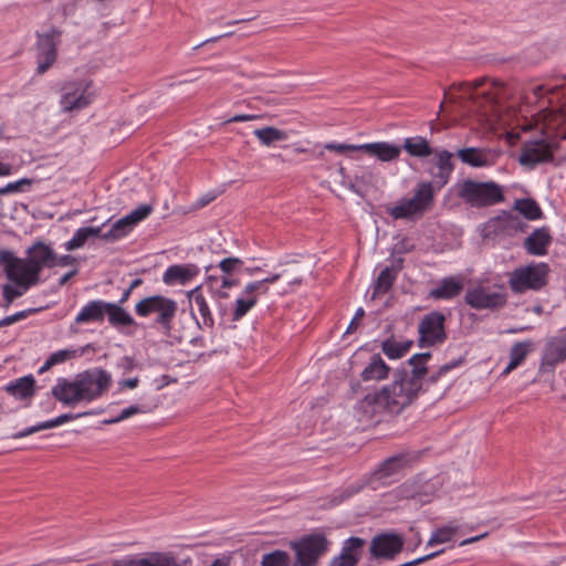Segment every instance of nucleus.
I'll return each mask as SVG.
<instances>
[{"mask_svg": "<svg viewBox=\"0 0 566 566\" xmlns=\"http://www.w3.org/2000/svg\"><path fill=\"white\" fill-rule=\"evenodd\" d=\"M556 148V144L545 139L526 142L522 145L518 161L522 166L534 169L538 164L552 163Z\"/></svg>", "mask_w": 566, "mask_h": 566, "instance_id": "nucleus-13", "label": "nucleus"}, {"mask_svg": "<svg viewBox=\"0 0 566 566\" xmlns=\"http://www.w3.org/2000/svg\"><path fill=\"white\" fill-rule=\"evenodd\" d=\"M75 350L70 349H61L55 353H53L50 357L52 358V361L56 364L64 363L67 359H71L75 356Z\"/></svg>", "mask_w": 566, "mask_h": 566, "instance_id": "nucleus-53", "label": "nucleus"}, {"mask_svg": "<svg viewBox=\"0 0 566 566\" xmlns=\"http://www.w3.org/2000/svg\"><path fill=\"white\" fill-rule=\"evenodd\" d=\"M365 544L364 538L350 536L343 543L340 554L335 556L331 563L336 566H356L361 558Z\"/></svg>", "mask_w": 566, "mask_h": 566, "instance_id": "nucleus-15", "label": "nucleus"}, {"mask_svg": "<svg viewBox=\"0 0 566 566\" xmlns=\"http://www.w3.org/2000/svg\"><path fill=\"white\" fill-rule=\"evenodd\" d=\"M35 56L36 74H44L57 60V46L61 43L62 31L51 27L46 32H36Z\"/></svg>", "mask_w": 566, "mask_h": 566, "instance_id": "nucleus-9", "label": "nucleus"}, {"mask_svg": "<svg viewBox=\"0 0 566 566\" xmlns=\"http://www.w3.org/2000/svg\"><path fill=\"white\" fill-rule=\"evenodd\" d=\"M41 308H28V310H23V311H20V312H17L15 314H12V317H13V321L14 323L21 321V319H24L27 318L29 315L31 314H35L38 312H40Z\"/></svg>", "mask_w": 566, "mask_h": 566, "instance_id": "nucleus-60", "label": "nucleus"}, {"mask_svg": "<svg viewBox=\"0 0 566 566\" xmlns=\"http://www.w3.org/2000/svg\"><path fill=\"white\" fill-rule=\"evenodd\" d=\"M200 273V269L192 263L174 264L167 268L163 274L166 285H185Z\"/></svg>", "mask_w": 566, "mask_h": 566, "instance_id": "nucleus-18", "label": "nucleus"}, {"mask_svg": "<svg viewBox=\"0 0 566 566\" xmlns=\"http://www.w3.org/2000/svg\"><path fill=\"white\" fill-rule=\"evenodd\" d=\"M32 184H33V180L29 179V178H22L18 181L9 182L7 186L3 187L4 195L11 193V192H17V191H23L24 186L30 187Z\"/></svg>", "mask_w": 566, "mask_h": 566, "instance_id": "nucleus-50", "label": "nucleus"}, {"mask_svg": "<svg viewBox=\"0 0 566 566\" xmlns=\"http://www.w3.org/2000/svg\"><path fill=\"white\" fill-rule=\"evenodd\" d=\"M397 276L392 274L389 269H382L375 280L373 284V296L371 298H376L377 296L384 295L388 293L394 286Z\"/></svg>", "mask_w": 566, "mask_h": 566, "instance_id": "nucleus-37", "label": "nucleus"}, {"mask_svg": "<svg viewBox=\"0 0 566 566\" xmlns=\"http://www.w3.org/2000/svg\"><path fill=\"white\" fill-rule=\"evenodd\" d=\"M413 458L409 453H398L384 460L379 467L374 471V476L377 480H382L395 475L402 469L410 465Z\"/></svg>", "mask_w": 566, "mask_h": 566, "instance_id": "nucleus-21", "label": "nucleus"}, {"mask_svg": "<svg viewBox=\"0 0 566 566\" xmlns=\"http://www.w3.org/2000/svg\"><path fill=\"white\" fill-rule=\"evenodd\" d=\"M259 292H247V285L244 286L242 296L238 297L234 303L232 311V321H240L247 313L258 303Z\"/></svg>", "mask_w": 566, "mask_h": 566, "instance_id": "nucleus-34", "label": "nucleus"}, {"mask_svg": "<svg viewBox=\"0 0 566 566\" xmlns=\"http://www.w3.org/2000/svg\"><path fill=\"white\" fill-rule=\"evenodd\" d=\"M533 348L532 340H524V342H517L515 343L510 350V363L506 366V368L503 370V374H509L513 369H515L517 366H520L525 358L527 357L528 353Z\"/></svg>", "mask_w": 566, "mask_h": 566, "instance_id": "nucleus-33", "label": "nucleus"}, {"mask_svg": "<svg viewBox=\"0 0 566 566\" xmlns=\"http://www.w3.org/2000/svg\"><path fill=\"white\" fill-rule=\"evenodd\" d=\"M419 347L440 345L448 338L446 331V316L439 311L426 314L418 325Z\"/></svg>", "mask_w": 566, "mask_h": 566, "instance_id": "nucleus-10", "label": "nucleus"}, {"mask_svg": "<svg viewBox=\"0 0 566 566\" xmlns=\"http://www.w3.org/2000/svg\"><path fill=\"white\" fill-rule=\"evenodd\" d=\"M112 376L102 368H92L75 376L74 380L59 378L52 396L63 405L74 407L82 400L92 401L103 396L111 387Z\"/></svg>", "mask_w": 566, "mask_h": 566, "instance_id": "nucleus-2", "label": "nucleus"}, {"mask_svg": "<svg viewBox=\"0 0 566 566\" xmlns=\"http://www.w3.org/2000/svg\"><path fill=\"white\" fill-rule=\"evenodd\" d=\"M430 358H431V353H429V352L419 353V354H415L413 356H411V363L420 360V364H422L423 366H427V363L430 360Z\"/></svg>", "mask_w": 566, "mask_h": 566, "instance_id": "nucleus-62", "label": "nucleus"}, {"mask_svg": "<svg viewBox=\"0 0 566 566\" xmlns=\"http://www.w3.org/2000/svg\"><path fill=\"white\" fill-rule=\"evenodd\" d=\"M254 135L264 146H271L276 142L285 140L289 137L285 130L279 129L273 126L258 128L254 130Z\"/></svg>", "mask_w": 566, "mask_h": 566, "instance_id": "nucleus-38", "label": "nucleus"}, {"mask_svg": "<svg viewBox=\"0 0 566 566\" xmlns=\"http://www.w3.org/2000/svg\"><path fill=\"white\" fill-rule=\"evenodd\" d=\"M438 168L437 172H431L433 181L438 190H441L450 180L451 174L454 170V164L452 163V153L447 149L436 151Z\"/></svg>", "mask_w": 566, "mask_h": 566, "instance_id": "nucleus-24", "label": "nucleus"}, {"mask_svg": "<svg viewBox=\"0 0 566 566\" xmlns=\"http://www.w3.org/2000/svg\"><path fill=\"white\" fill-rule=\"evenodd\" d=\"M0 266H2L8 281L12 283L2 285V296L6 301L4 306L9 307L15 298L22 296L29 289L36 284L31 283V280L9 261H0Z\"/></svg>", "mask_w": 566, "mask_h": 566, "instance_id": "nucleus-12", "label": "nucleus"}, {"mask_svg": "<svg viewBox=\"0 0 566 566\" xmlns=\"http://www.w3.org/2000/svg\"><path fill=\"white\" fill-rule=\"evenodd\" d=\"M77 263L76 258H74L71 254H65L62 256H57L55 254V260L53 261V268L54 266H67V265H74Z\"/></svg>", "mask_w": 566, "mask_h": 566, "instance_id": "nucleus-55", "label": "nucleus"}, {"mask_svg": "<svg viewBox=\"0 0 566 566\" xmlns=\"http://www.w3.org/2000/svg\"><path fill=\"white\" fill-rule=\"evenodd\" d=\"M405 546V537L396 532H382L370 542V557L376 560H394Z\"/></svg>", "mask_w": 566, "mask_h": 566, "instance_id": "nucleus-11", "label": "nucleus"}, {"mask_svg": "<svg viewBox=\"0 0 566 566\" xmlns=\"http://www.w3.org/2000/svg\"><path fill=\"white\" fill-rule=\"evenodd\" d=\"M401 149H405L408 155L417 158H427L434 153L427 138L422 136L406 138Z\"/></svg>", "mask_w": 566, "mask_h": 566, "instance_id": "nucleus-31", "label": "nucleus"}, {"mask_svg": "<svg viewBox=\"0 0 566 566\" xmlns=\"http://www.w3.org/2000/svg\"><path fill=\"white\" fill-rule=\"evenodd\" d=\"M462 290V281L453 276H449L442 279L439 286L429 292V296L434 300H451L458 296Z\"/></svg>", "mask_w": 566, "mask_h": 566, "instance_id": "nucleus-29", "label": "nucleus"}, {"mask_svg": "<svg viewBox=\"0 0 566 566\" xmlns=\"http://www.w3.org/2000/svg\"><path fill=\"white\" fill-rule=\"evenodd\" d=\"M459 531V525L450 522L449 524L437 528L430 539L428 541L429 546H433L436 544L448 543L452 539L453 535Z\"/></svg>", "mask_w": 566, "mask_h": 566, "instance_id": "nucleus-40", "label": "nucleus"}, {"mask_svg": "<svg viewBox=\"0 0 566 566\" xmlns=\"http://www.w3.org/2000/svg\"><path fill=\"white\" fill-rule=\"evenodd\" d=\"M178 312V304L175 300L164 295H150L142 298L135 305L137 316L146 318L155 315L154 325L166 336L171 335L172 321Z\"/></svg>", "mask_w": 566, "mask_h": 566, "instance_id": "nucleus-4", "label": "nucleus"}, {"mask_svg": "<svg viewBox=\"0 0 566 566\" xmlns=\"http://www.w3.org/2000/svg\"><path fill=\"white\" fill-rule=\"evenodd\" d=\"M559 90V86H555L551 90L546 88L545 85H536L532 88L533 94L536 98L544 96V94H555Z\"/></svg>", "mask_w": 566, "mask_h": 566, "instance_id": "nucleus-56", "label": "nucleus"}, {"mask_svg": "<svg viewBox=\"0 0 566 566\" xmlns=\"http://www.w3.org/2000/svg\"><path fill=\"white\" fill-rule=\"evenodd\" d=\"M437 191L439 190L437 189L436 181H420L413 190L412 199L426 213L433 207Z\"/></svg>", "mask_w": 566, "mask_h": 566, "instance_id": "nucleus-28", "label": "nucleus"}, {"mask_svg": "<svg viewBox=\"0 0 566 566\" xmlns=\"http://www.w3.org/2000/svg\"><path fill=\"white\" fill-rule=\"evenodd\" d=\"M463 361H464V358L460 357L459 359H454V360H452L450 363H447V364L440 366V374H447L451 369L462 365Z\"/></svg>", "mask_w": 566, "mask_h": 566, "instance_id": "nucleus-61", "label": "nucleus"}, {"mask_svg": "<svg viewBox=\"0 0 566 566\" xmlns=\"http://www.w3.org/2000/svg\"><path fill=\"white\" fill-rule=\"evenodd\" d=\"M457 157L465 165L474 168L489 167L493 165L490 158L491 150L486 148L465 147L457 151Z\"/></svg>", "mask_w": 566, "mask_h": 566, "instance_id": "nucleus-22", "label": "nucleus"}, {"mask_svg": "<svg viewBox=\"0 0 566 566\" xmlns=\"http://www.w3.org/2000/svg\"><path fill=\"white\" fill-rule=\"evenodd\" d=\"M407 365L411 367L410 370L405 366L395 369L391 384L367 394L359 409L370 415L379 412L399 415L410 406L422 390V379L428 373V367L420 364V360L411 363V357L407 360Z\"/></svg>", "mask_w": 566, "mask_h": 566, "instance_id": "nucleus-1", "label": "nucleus"}, {"mask_svg": "<svg viewBox=\"0 0 566 566\" xmlns=\"http://www.w3.org/2000/svg\"><path fill=\"white\" fill-rule=\"evenodd\" d=\"M403 258H397L391 261L390 266H386V269H389V271L398 276V273L403 269Z\"/></svg>", "mask_w": 566, "mask_h": 566, "instance_id": "nucleus-58", "label": "nucleus"}, {"mask_svg": "<svg viewBox=\"0 0 566 566\" xmlns=\"http://www.w3.org/2000/svg\"><path fill=\"white\" fill-rule=\"evenodd\" d=\"M489 227H492L496 233L513 235L517 232H525L528 228L518 216L510 211L502 210L500 214L489 220Z\"/></svg>", "mask_w": 566, "mask_h": 566, "instance_id": "nucleus-16", "label": "nucleus"}, {"mask_svg": "<svg viewBox=\"0 0 566 566\" xmlns=\"http://www.w3.org/2000/svg\"><path fill=\"white\" fill-rule=\"evenodd\" d=\"M136 367L137 364L134 357L130 356H123L117 363V368L120 370L123 375L130 373Z\"/></svg>", "mask_w": 566, "mask_h": 566, "instance_id": "nucleus-52", "label": "nucleus"}, {"mask_svg": "<svg viewBox=\"0 0 566 566\" xmlns=\"http://www.w3.org/2000/svg\"><path fill=\"white\" fill-rule=\"evenodd\" d=\"M281 276L282 274L276 273L260 281L249 282L247 284V292H259L260 294H266L269 292V287L266 286V284H273L277 282L281 279Z\"/></svg>", "mask_w": 566, "mask_h": 566, "instance_id": "nucleus-42", "label": "nucleus"}, {"mask_svg": "<svg viewBox=\"0 0 566 566\" xmlns=\"http://www.w3.org/2000/svg\"><path fill=\"white\" fill-rule=\"evenodd\" d=\"M458 196L472 208H486L505 200L502 186L494 181L464 180L458 189Z\"/></svg>", "mask_w": 566, "mask_h": 566, "instance_id": "nucleus-5", "label": "nucleus"}, {"mask_svg": "<svg viewBox=\"0 0 566 566\" xmlns=\"http://www.w3.org/2000/svg\"><path fill=\"white\" fill-rule=\"evenodd\" d=\"M365 316V311L363 307H359L354 317L352 318L348 327H347V331H346V334H350V333H354L360 325V319Z\"/></svg>", "mask_w": 566, "mask_h": 566, "instance_id": "nucleus-54", "label": "nucleus"}, {"mask_svg": "<svg viewBox=\"0 0 566 566\" xmlns=\"http://www.w3.org/2000/svg\"><path fill=\"white\" fill-rule=\"evenodd\" d=\"M60 104L64 112L81 111L95 98L93 81L87 78L66 81L61 86Z\"/></svg>", "mask_w": 566, "mask_h": 566, "instance_id": "nucleus-7", "label": "nucleus"}, {"mask_svg": "<svg viewBox=\"0 0 566 566\" xmlns=\"http://www.w3.org/2000/svg\"><path fill=\"white\" fill-rule=\"evenodd\" d=\"M359 151H365L380 161H392L399 158L401 147L387 142H376L359 145Z\"/></svg>", "mask_w": 566, "mask_h": 566, "instance_id": "nucleus-23", "label": "nucleus"}, {"mask_svg": "<svg viewBox=\"0 0 566 566\" xmlns=\"http://www.w3.org/2000/svg\"><path fill=\"white\" fill-rule=\"evenodd\" d=\"M190 305H195L201 316V321L195 316L193 308H191V315L196 318L197 325L202 327L212 328L214 326V319L206 297L201 293V286H197L187 293Z\"/></svg>", "mask_w": 566, "mask_h": 566, "instance_id": "nucleus-19", "label": "nucleus"}, {"mask_svg": "<svg viewBox=\"0 0 566 566\" xmlns=\"http://www.w3.org/2000/svg\"><path fill=\"white\" fill-rule=\"evenodd\" d=\"M153 211V207L150 205H140L138 208L133 210L127 214L130 222L136 226L142 220L146 219Z\"/></svg>", "mask_w": 566, "mask_h": 566, "instance_id": "nucleus-47", "label": "nucleus"}, {"mask_svg": "<svg viewBox=\"0 0 566 566\" xmlns=\"http://www.w3.org/2000/svg\"><path fill=\"white\" fill-rule=\"evenodd\" d=\"M566 360V331L552 337L545 347L542 357L541 369L545 367L554 368L557 364Z\"/></svg>", "mask_w": 566, "mask_h": 566, "instance_id": "nucleus-17", "label": "nucleus"}, {"mask_svg": "<svg viewBox=\"0 0 566 566\" xmlns=\"http://www.w3.org/2000/svg\"><path fill=\"white\" fill-rule=\"evenodd\" d=\"M59 424L56 422V419L54 418V419H51V420L39 422L38 424H34V426L25 428V429H23L21 431H18V432L12 434V438L13 439H21V438L28 437L30 434H33L35 432H39L41 430H46V429L55 428Z\"/></svg>", "mask_w": 566, "mask_h": 566, "instance_id": "nucleus-43", "label": "nucleus"}, {"mask_svg": "<svg viewBox=\"0 0 566 566\" xmlns=\"http://www.w3.org/2000/svg\"><path fill=\"white\" fill-rule=\"evenodd\" d=\"M87 232L88 230H86L85 227L77 229L73 238L64 244L66 251H73L82 248L90 239Z\"/></svg>", "mask_w": 566, "mask_h": 566, "instance_id": "nucleus-46", "label": "nucleus"}, {"mask_svg": "<svg viewBox=\"0 0 566 566\" xmlns=\"http://www.w3.org/2000/svg\"><path fill=\"white\" fill-rule=\"evenodd\" d=\"M6 390L15 398L28 399L35 394V380L32 375L23 376L8 384Z\"/></svg>", "mask_w": 566, "mask_h": 566, "instance_id": "nucleus-30", "label": "nucleus"}, {"mask_svg": "<svg viewBox=\"0 0 566 566\" xmlns=\"http://www.w3.org/2000/svg\"><path fill=\"white\" fill-rule=\"evenodd\" d=\"M260 566H291V557L287 552L275 549L262 556Z\"/></svg>", "mask_w": 566, "mask_h": 566, "instance_id": "nucleus-41", "label": "nucleus"}, {"mask_svg": "<svg viewBox=\"0 0 566 566\" xmlns=\"http://www.w3.org/2000/svg\"><path fill=\"white\" fill-rule=\"evenodd\" d=\"M219 283V279L216 277V276H208V286L209 289L212 291V294H213V297L217 298L218 301H221V300H226L229 297V293L226 291L227 289L224 287H220L219 286H214Z\"/></svg>", "mask_w": 566, "mask_h": 566, "instance_id": "nucleus-48", "label": "nucleus"}, {"mask_svg": "<svg viewBox=\"0 0 566 566\" xmlns=\"http://www.w3.org/2000/svg\"><path fill=\"white\" fill-rule=\"evenodd\" d=\"M240 284L239 279H233L231 275H222L220 280V287L230 289Z\"/></svg>", "mask_w": 566, "mask_h": 566, "instance_id": "nucleus-59", "label": "nucleus"}, {"mask_svg": "<svg viewBox=\"0 0 566 566\" xmlns=\"http://www.w3.org/2000/svg\"><path fill=\"white\" fill-rule=\"evenodd\" d=\"M390 370L380 354H374L367 366L361 370L360 379L363 381H380L389 377Z\"/></svg>", "mask_w": 566, "mask_h": 566, "instance_id": "nucleus-25", "label": "nucleus"}, {"mask_svg": "<svg viewBox=\"0 0 566 566\" xmlns=\"http://www.w3.org/2000/svg\"><path fill=\"white\" fill-rule=\"evenodd\" d=\"M102 410H98V411L91 410V411H84V412H80V413H63V415H60L59 417H56L55 419H56L57 424L61 426L63 423H66L69 421H72V420H75V419H78V418H82L85 416L97 415Z\"/></svg>", "mask_w": 566, "mask_h": 566, "instance_id": "nucleus-51", "label": "nucleus"}, {"mask_svg": "<svg viewBox=\"0 0 566 566\" xmlns=\"http://www.w3.org/2000/svg\"><path fill=\"white\" fill-rule=\"evenodd\" d=\"M329 542L323 533H312L292 542L295 552L293 566H316L318 558L328 549Z\"/></svg>", "mask_w": 566, "mask_h": 566, "instance_id": "nucleus-8", "label": "nucleus"}, {"mask_svg": "<svg viewBox=\"0 0 566 566\" xmlns=\"http://www.w3.org/2000/svg\"><path fill=\"white\" fill-rule=\"evenodd\" d=\"M143 412H146L145 408H143L142 406H138V405H132V406L123 409L122 412L117 417L103 420V423L104 424L118 423L125 419H128L129 417H132L134 415L143 413Z\"/></svg>", "mask_w": 566, "mask_h": 566, "instance_id": "nucleus-45", "label": "nucleus"}, {"mask_svg": "<svg viewBox=\"0 0 566 566\" xmlns=\"http://www.w3.org/2000/svg\"><path fill=\"white\" fill-rule=\"evenodd\" d=\"M77 273H78L77 268H75V269L71 270L70 272H67L66 274H64V275L60 279V281H59V285H60V286L65 285V284L69 282V280H71V279H72L73 276H75Z\"/></svg>", "mask_w": 566, "mask_h": 566, "instance_id": "nucleus-64", "label": "nucleus"}, {"mask_svg": "<svg viewBox=\"0 0 566 566\" xmlns=\"http://www.w3.org/2000/svg\"><path fill=\"white\" fill-rule=\"evenodd\" d=\"M254 118H256L255 115L241 114V115H234L233 117L229 118L227 120V123L248 122V120H252Z\"/></svg>", "mask_w": 566, "mask_h": 566, "instance_id": "nucleus-63", "label": "nucleus"}, {"mask_svg": "<svg viewBox=\"0 0 566 566\" xmlns=\"http://www.w3.org/2000/svg\"><path fill=\"white\" fill-rule=\"evenodd\" d=\"M553 237L547 227L535 229L525 240L524 248L531 255H546Z\"/></svg>", "mask_w": 566, "mask_h": 566, "instance_id": "nucleus-20", "label": "nucleus"}, {"mask_svg": "<svg viewBox=\"0 0 566 566\" xmlns=\"http://www.w3.org/2000/svg\"><path fill=\"white\" fill-rule=\"evenodd\" d=\"M549 265L545 262L531 263L515 269L510 276L509 284L516 294L528 290L539 291L548 283Z\"/></svg>", "mask_w": 566, "mask_h": 566, "instance_id": "nucleus-6", "label": "nucleus"}, {"mask_svg": "<svg viewBox=\"0 0 566 566\" xmlns=\"http://www.w3.org/2000/svg\"><path fill=\"white\" fill-rule=\"evenodd\" d=\"M324 148L331 151H336L342 155L349 151H359V145L350 144L327 143L324 145Z\"/></svg>", "mask_w": 566, "mask_h": 566, "instance_id": "nucleus-49", "label": "nucleus"}, {"mask_svg": "<svg viewBox=\"0 0 566 566\" xmlns=\"http://www.w3.org/2000/svg\"><path fill=\"white\" fill-rule=\"evenodd\" d=\"M387 213L395 220H412L424 214L412 198H401L396 206L387 208Z\"/></svg>", "mask_w": 566, "mask_h": 566, "instance_id": "nucleus-26", "label": "nucleus"}, {"mask_svg": "<svg viewBox=\"0 0 566 566\" xmlns=\"http://www.w3.org/2000/svg\"><path fill=\"white\" fill-rule=\"evenodd\" d=\"M134 227L135 226L130 222L129 218L125 216L113 223L111 229L103 234V239L108 242L115 241L125 237Z\"/></svg>", "mask_w": 566, "mask_h": 566, "instance_id": "nucleus-39", "label": "nucleus"}, {"mask_svg": "<svg viewBox=\"0 0 566 566\" xmlns=\"http://www.w3.org/2000/svg\"><path fill=\"white\" fill-rule=\"evenodd\" d=\"M464 301L474 310L496 311L506 305L507 294L504 292H492L489 287L484 286H475L467 291Z\"/></svg>", "mask_w": 566, "mask_h": 566, "instance_id": "nucleus-14", "label": "nucleus"}, {"mask_svg": "<svg viewBox=\"0 0 566 566\" xmlns=\"http://www.w3.org/2000/svg\"><path fill=\"white\" fill-rule=\"evenodd\" d=\"M108 302L102 300L90 301L75 317L77 324L103 322L106 316Z\"/></svg>", "mask_w": 566, "mask_h": 566, "instance_id": "nucleus-27", "label": "nucleus"}, {"mask_svg": "<svg viewBox=\"0 0 566 566\" xmlns=\"http://www.w3.org/2000/svg\"><path fill=\"white\" fill-rule=\"evenodd\" d=\"M412 344V340L399 343L391 336L381 343V350L389 359H399L410 350Z\"/></svg>", "mask_w": 566, "mask_h": 566, "instance_id": "nucleus-35", "label": "nucleus"}, {"mask_svg": "<svg viewBox=\"0 0 566 566\" xmlns=\"http://www.w3.org/2000/svg\"><path fill=\"white\" fill-rule=\"evenodd\" d=\"M513 208L527 220H538L543 218V211L537 201L533 198L516 199Z\"/></svg>", "mask_w": 566, "mask_h": 566, "instance_id": "nucleus-36", "label": "nucleus"}, {"mask_svg": "<svg viewBox=\"0 0 566 566\" xmlns=\"http://www.w3.org/2000/svg\"><path fill=\"white\" fill-rule=\"evenodd\" d=\"M106 316L108 323L116 328L136 325V321L132 315L122 305L116 303L108 302Z\"/></svg>", "mask_w": 566, "mask_h": 566, "instance_id": "nucleus-32", "label": "nucleus"}, {"mask_svg": "<svg viewBox=\"0 0 566 566\" xmlns=\"http://www.w3.org/2000/svg\"><path fill=\"white\" fill-rule=\"evenodd\" d=\"M138 384H139L138 377L123 379V380L118 381V390H124L125 388L134 389L138 386Z\"/></svg>", "mask_w": 566, "mask_h": 566, "instance_id": "nucleus-57", "label": "nucleus"}, {"mask_svg": "<svg viewBox=\"0 0 566 566\" xmlns=\"http://www.w3.org/2000/svg\"><path fill=\"white\" fill-rule=\"evenodd\" d=\"M243 261L239 258L229 256L222 259L218 266L224 275H231L232 273L241 271Z\"/></svg>", "mask_w": 566, "mask_h": 566, "instance_id": "nucleus-44", "label": "nucleus"}, {"mask_svg": "<svg viewBox=\"0 0 566 566\" xmlns=\"http://www.w3.org/2000/svg\"><path fill=\"white\" fill-rule=\"evenodd\" d=\"M25 253L27 258H19L11 250L2 249L0 250V261L13 263L15 268H19L31 280V283L39 284L41 281L40 274L43 269L53 268L55 252L49 244L38 240L28 248Z\"/></svg>", "mask_w": 566, "mask_h": 566, "instance_id": "nucleus-3", "label": "nucleus"}]
</instances>
